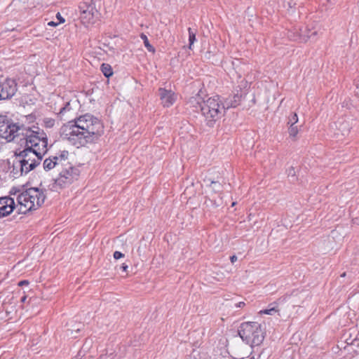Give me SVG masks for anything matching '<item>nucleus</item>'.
I'll list each match as a JSON object with an SVG mask.
<instances>
[{"mask_svg": "<svg viewBox=\"0 0 359 359\" xmlns=\"http://www.w3.org/2000/svg\"><path fill=\"white\" fill-rule=\"evenodd\" d=\"M25 149L19 152V161L14 168H20V175H27L39 165L43 156L48 151V137L44 131L33 126L32 130L24 132Z\"/></svg>", "mask_w": 359, "mask_h": 359, "instance_id": "nucleus-1", "label": "nucleus"}, {"mask_svg": "<svg viewBox=\"0 0 359 359\" xmlns=\"http://www.w3.org/2000/svg\"><path fill=\"white\" fill-rule=\"evenodd\" d=\"M104 132L102 122L89 114L80 116L61 128L62 136L71 144L81 147L93 142Z\"/></svg>", "mask_w": 359, "mask_h": 359, "instance_id": "nucleus-2", "label": "nucleus"}, {"mask_svg": "<svg viewBox=\"0 0 359 359\" xmlns=\"http://www.w3.org/2000/svg\"><path fill=\"white\" fill-rule=\"evenodd\" d=\"M189 104L196 111H201L209 126H212L221 117L225 109V105L222 104L217 96L208 97L205 100L201 91L191 97Z\"/></svg>", "mask_w": 359, "mask_h": 359, "instance_id": "nucleus-3", "label": "nucleus"}, {"mask_svg": "<svg viewBox=\"0 0 359 359\" xmlns=\"http://www.w3.org/2000/svg\"><path fill=\"white\" fill-rule=\"evenodd\" d=\"M46 196L42 190L38 188H29L20 193L18 197V212L19 214L38 209L43 203Z\"/></svg>", "mask_w": 359, "mask_h": 359, "instance_id": "nucleus-4", "label": "nucleus"}, {"mask_svg": "<svg viewBox=\"0 0 359 359\" xmlns=\"http://www.w3.org/2000/svg\"><path fill=\"white\" fill-rule=\"evenodd\" d=\"M238 334L251 347L259 346L264 339V330L261 324L257 322L243 323L239 327Z\"/></svg>", "mask_w": 359, "mask_h": 359, "instance_id": "nucleus-5", "label": "nucleus"}, {"mask_svg": "<svg viewBox=\"0 0 359 359\" xmlns=\"http://www.w3.org/2000/svg\"><path fill=\"white\" fill-rule=\"evenodd\" d=\"M58 171V177L55 180L52 187L55 191L69 186L77 179L79 175V170L70 163L69 157Z\"/></svg>", "mask_w": 359, "mask_h": 359, "instance_id": "nucleus-6", "label": "nucleus"}, {"mask_svg": "<svg viewBox=\"0 0 359 359\" xmlns=\"http://www.w3.org/2000/svg\"><path fill=\"white\" fill-rule=\"evenodd\" d=\"M32 129L33 127L19 126L10 121L7 116L0 115V137L8 142L13 141L18 135H22L25 137V130Z\"/></svg>", "mask_w": 359, "mask_h": 359, "instance_id": "nucleus-7", "label": "nucleus"}, {"mask_svg": "<svg viewBox=\"0 0 359 359\" xmlns=\"http://www.w3.org/2000/svg\"><path fill=\"white\" fill-rule=\"evenodd\" d=\"M79 10L80 18L83 24L93 22L98 15L95 4L93 0L83 1L79 6Z\"/></svg>", "mask_w": 359, "mask_h": 359, "instance_id": "nucleus-8", "label": "nucleus"}, {"mask_svg": "<svg viewBox=\"0 0 359 359\" xmlns=\"http://www.w3.org/2000/svg\"><path fill=\"white\" fill-rule=\"evenodd\" d=\"M69 152L64 150L46 158L43 163L44 170L48 171L56 168L57 170H60L62 164L66 161L67 158L69 157Z\"/></svg>", "mask_w": 359, "mask_h": 359, "instance_id": "nucleus-9", "label": "nucleus"}, {"mask_svg": "<svg viewBox=\"0 0 359 359\" xmlns=\"http://www.w3.org/2000/svg\"><path fill=\"white\" fill-rule=\"evenodd\" d=\"M17 91V83L14 79H0V100L11 99Z\"/></svg>", "mask_w": 359, "mask_h": 359, "instance_id": "nucleus-10", "label": "nucleus"}, {"mask_svg": "<svg viewBox=\"0 0 359 359\" xmlns=\"http://www.w3.org/2000/svg\"><path fill=\"white\" fill-rule=\"evenodd\" d=\"M318 34V31L313 29H309L307 27L294 29L293 35H290L292 40L299 41L300 42H306L309 39H315V36Z\"/></svg>", "mask_w": 359, "mask_h": 359, "instance_id": "nucleus-11", "label": "nucleus"}, {"mask_svg": "<svg viewBox=\"0 0 359 359\" xmlns=\"http://www.w3.org/2000/svg\"><path fill=\"white\" fill-rule=\"evenodd\" d=\"M15 208L17 206H15V201L13 198L9 196L1 197L0 218L9 215Z\"/></svg>", "mask_w": 359, "mask_h": 359, "instance_id": "nucleus-12", "label": "nucleus"}, {"mask_svg": "<svg viewBox=\"0 0 359 359\" xmlns=\"http://www.w3.org/2000/svg\"><path fill=\"white\" fill-rule=\"evenodd\" d=\"M159 97L163 107H169L174 104L177 99V96L172 90L164 88L159 89Z\"/></svg>", "mask_w": 359, "mask_h": 359, "instance_id": "nucleus-13", "label": "nucleus"}, {"mask_svg": "<svg viewBox=\"0 0 359 359\" xmlns=\"http://www.w3.org/2000/svg\"><path fill=\"white\" fill-rule=\"evenodd\" d=\"M77 107V100L67 102L63 107L60 109L58 114L62 116L68 112L73 110L74 107Z\"/></svg>", "mask_w": 359, "mask_h": 359, "instance_id": "nucleus-14", "label": "nucleus"}, {"mask_svg": "<svg viewBox=\"0 0 359 359\" xmlns=\"http://www.w3.org/2000/svg\"><path fill=\"white\" fill-rule=\"evenodd\" d=\"M242 95L241 94H235L232 99L230 100H227L225 102V107L229 108V107H236L238 106L241 100Z\"/></svg>", "mask_w": 359, "mask_h": 359, "instance_id": "nucleus-15", "label": "nucleus"}, {"mask_svg": "<svg viewBox=\"0 0 359 359\" xmlns=\"http://www.w3.org/2000/svg\"><path fill=\"white\" fill-rule=\"evenodd\" d=\"M101 71L103 73V74L107 78H109L113 74L111 67L109 64L103 63L101 65Z\"/></svg>", "mask_w": 359, "mask_h": 359, "instance_id": "nucleus-16", "label": "nucleus"}, {"mask_svg": "<svg viewBox=\"0 0 359 359\" xmlns=\"http://www.w3.org/2000/svg\"><path fill=\"white\" fill-rule=\"evenodd\" d=\"M141 39L144 41V46L147 48V50L151 53L155 52L154 48L150 44L147 36L144 34H141L140 35Z\"/></svg>", "mask_w": 359, "mask_h": 359, "instance_id": "nucleus-17", "label": "nucleus"}, {"mask_svg": "<svg viewBox=\"0 0 359 359\" xmlns=\"http://www.w3.org/2000/svg\"><path fill=\"white\" fill-rule=\"evenodd\" d=\"M189 32V48L191 49L192 45L196 41V33L192 31L191 28L188 29Z\"/></svg>", "mask_w": 359, "mask_h": 359, "instance_id": "nucleus-18", "label": "nucleus"}, {"mask_svg": "<svg viewBox=\"0 0 359 359\" xmlns=\"http://www.w3.org/2000/svg\"><path fill=\"white\" fill-rule=\"evenodd\" d=\"M271 305L272 304H271L269 306L270 307L269 309L260 311L259 313L271 315V316L275 314L276 312H278V310L276 309V308L275 306H271Z\"/></svg>", "mask_w": 359, "mask_h": 359, "instance_id": "nucleus-19", "label": "nucleus"}, {"mask_svg": "<svg viewBox=\"0 0 359 359\" xmlns=\"http://www.w3.org/2000/svg\"><path fill=\"white\" fill-rule=\"evenodd\" d=\"M43 123L45 127L50 128L55 125V120L50 118H45L43 119Z\"/></svg>", "mask_w": 359, "mask_h": 359, "instance_id": "nucleus-20", "label": "nucleus"}, {"mask_svg": "<svg viewBox=\"0 0 359 359\" xmlns=\"http://www.w3.org/2000/svg\"><path fill=\"white\" fill-rule=\"evenodd\" d=\"M298 128L297 126H290L289 128V135L290 137L294 138L296 137L297 135L298 134Z\"/></svg>", "mask_w": 359, "mask_h": 359, "instance_id": "nucleus-21", "label": "nucleus"}, {"mask_svg": "<svg viewBox=\"0 0 359 359\" xmlns=\"http://www.w3.org/2000/svg\"><path fill=\"white\" fill-rule=\"evenodd\" d=\"M297 122H298V116H297V114L294 113L290 118L288 123L290 124V126H294Z\"/></svg>", "mask_w": 359, "mask_h": 359, "instance_id": "nucleus-22", "label": "nucleus"}, {"mask_svg": "<svg viewBox=\"0 0 359 359\" xmlns=\"http://www.w3.org/2000/svg\"><path fill=\"white\" fill-rule=\"evenodd\" d=\"M211 186L212 187V189L215 191H219L221 188V184L217 182H212Z\"/></svg>", "mask_w": 359, "mask_h": 359, "instance_id": "nucleus-23", "label": "nucleus"}, {"mask_svg": "<svg viewBox=\"0 0 359 359\" xmlns=\"http://www.w3.org/2000/svg\"><path fill=\"white\" fill-rule=\"evenodd\" d=\"M123 257H124V255L122 252H119V251H115L114 252V258L115 259H118L122 258Z\"/></svg>", "mask_w": 359, "mask_h": 359, "instance_id": "nucleus-24", "label": "nucleus"}, {"mask_svg": "<svg viewBox=\"0 0 359 359\" xmlns=\"http://www.w3.org/2000/svg\"><path fill=\"white\" fill-rule=\"evenodd\" d=\"M56 18L59 20L58 23H63L65 21L64 18L61 15L60 13H57L56 14Z\"/></svg>", "mask_w": 359, "mask_h": 359, "instance_id": "nucleus-25", "label": "nucleus"}, {"mask_svg": "<svg viewBox=\"0 0 359 359\" xmlns=\"http://www.w3.org/2000/svg\"><path fill=\"white\" fill-rule=\"evenodd\" d=\"M339 129L340 130H341V132H342V135H344L347 134V133H348V130H348V128L346 129V128H345V127H343V126H342V125H340V126H339Z\"/></svg>", "mask_w": 359, "mask_h": 359, "instance_id": "nucleus-26", "label": "nucleus"}, {"mask_svg": "<svg viewBox=\"0 0 359 359\" xmlns=\"http://www.w3.org/2000/svg\"><path fill=\"white\" fill-rule=\"evenodd\" d=\"M28 281L27 280H22V281H20L18 283V285L19 286H22V285H28Z\"/></svg>", "mask_w": 359, "mask_h": 359, "instance_id": "nucleus-27", "label": "nucleus"}, {"mask_svg": "<svg viewBox=\"0 0 359 359\" xmlns=\"http://www.w3.org/2000/svg\"><path fill=\"white\" fill-rule=\"evenodd\" d=\"M245 305V302H238V304H236V306L238 307V308H241V307H243Z\"/></svg>", "mask_w": 359, "mask_h": 359, "instance_id": "nucleus-28", "label": "nucleus"}, {"mask_svg": "<svg viewBox=\"0 0 359 359\" xmlns=\"http://www.w3.org/2000/svg\"><path fill=\"white\" fill-rule=\"evenodd\" d=\"M59 23L58 22H55L53 21H50L48 23V25L49 26H53V27H55V26H57Z\"/></svg>", "mask_w": 359, "mask_h": 359, "instance_id": "nucleus-29", "label": "nucleus"}, {"mask_svg": "<svg viewBox=\"0 0 359 359\" xmlns=\"http://www.w3.org/2000/svg\"><path fill=\"white\" fill-rule=\"evenodd\" d=\"M231 263H234L237 260V257L236 255H233L230 257Z\"/></svg>", "mask_w": 359, "mask_h": 359, "instance_id": "nucleus-30", "label": "nucleus"}, {"mask_svg": "<svg viewBox=\"0 0 359 359\" xmlns=\"http://www.w3.org/2000/svg\"><path fill=\"white\" fill-rule=\"evenodd\" d=\"M128 265L126 264H123L122 266H121V269L123 271H126L128 269Z\"/></svg>", "mask_w": 359, "mask_h": 359, "instance_id": "nucleus-31", "label": "nucleus"}, {"mask_svg": "<svg viewBox=\"0 0 359 359\" xmlns=\"http://www.w3.org/2000/svg\"><path fill=\"white\" fill-rule=\"evenodd\" d=\"M26 299H27V297L25 295V296H23V297L21 298V302H25Z\"/></svg>", "mask_w": 359, "mask_h": 359, "instance_id": "nucleus-32", "label": "nucleus"}, {"mask_svg": "<svg viewBox=\"0 0 359 359\" xmlns=\"http://www.w3.org/2000/svg\"><path fill=\"white\" fill-rule=\"evenodd\" d=\"M235 205H236V203L233 202L232 204H231V206H234Z\"/></svg>", "mask_w": 359, "mask_h": 359, "instance_id": "nucleus-33", "label": "nucleus"}, {"mask_svg": "<svg viewBox=\"0 0 359 359\" xmlns=\"http://www.w3.org/2000/svg\"><path fill=\"white\" fill-rule=\"evenodd\" d=\"M292 170H290L289 172V175H292Z\"/></svg>", "mask_w": 359, "mask_h": 359, "instance_id": "nucleus-34", "label": "nucleus"}, {"mask_svg": "<svg viewBox=\"0 0 359 359\" xmlns=\"http://www.w3.org/2000/svg\"><path fill=\"white\" fill-rule=\"evenodd\" d=\"M73 359H79V358H73Z\"/></svg>", "mask_w": 359, "mask_h": 359, "instance_id": "nucleus-35", "label": "nucleus"}]
</instances>
